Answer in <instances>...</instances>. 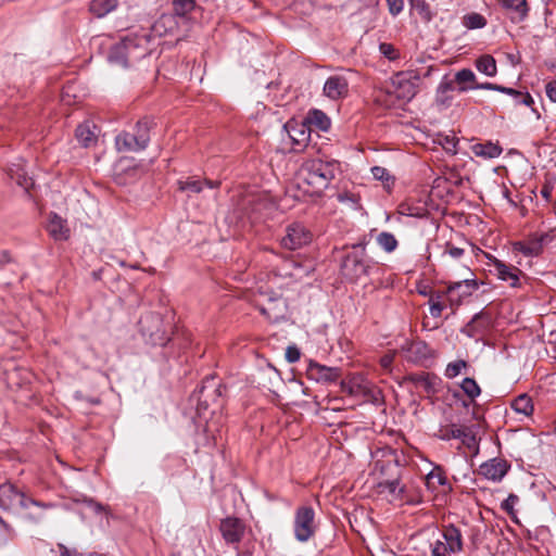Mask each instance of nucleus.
Returning <instances> with one entry per match:
<instances>
[{
	"mask_svg": "<svg viewBox=\"0 0 556 556\" xmlns=\"http://www.w3.org/2000/svg\"><path fill=\"white\" fill-rule=\"evenodd\" d=\"M337 200L340 203L349 204L352 208H355V210L361 206L359 205V200H361L359 195L356 193L350 192V191L339 192L337 194Z\"/></svg>",
	"mask_w": 556,
	"mask_h": 556,
	"instance_id": "nucleus-42",
	"label": "nucleus"
},
{
	"mask_svg": "<svg viewBox=\"0 0 556 556\" xmlns=\"http://www.w3.org/2000/svg\"><path fill=\"white\" fill-rule=\"evenodd\" d=\"M500 86H501V85L493 84V83H481V84H476V85H473V86H472V88H475V89H484V90L498 91Z\"/></svg>",
	"mask_w": 556,
	"mask_h": 556,
	"instance_id": "nucleus-58",
	"label": "nucleus"
},
{
	"mask_svg": "<svg viewBox=\"0 0 556 556\" xmlns=\"http://www.w3.org/2000/svg\"><path fill=\"white\" fill-rule=\"evenodd\" d=\"M456 90V86L447 75H444L435 90V103L440 108H448L452 103V92Z\"/></svg>",
	"mask_w": 556,
	"mask_h": 556,
	"instance_id": "nucleus-20",
	"label": "nucleus"
},
{
	"mask_svg": "<svg viewBox=\"0 0 556 556\" xmlns=\"http://www.w3.org/2000/svg\"><path fill=\"white\" fill-rule=\"evenodd\" d=\"M509 469L508 463L503 458H492L479 467V475L488 480L498 482L501 481Z\"/></svg>",
	"mask_w": 556,
	"mask_h": 556,
	"instance_id": "nucleus-15",
	"label": "nucleus"
},
{
	"mask_svg": "<svg viewBox=\"0 0 556 556\" xmlns=\"http://www.w3.org/2000/svg\"><path fill=\"white\" fill-rule=\"evenodd\" d=\"M306 377L308 380L315 382H344V378L339 368L327 367L313 362L307 366Z\"/></svg>",
	"mask_w": 556,
	"mask_h": 556,
	"instance_id": "nucleus-11",
	"label": "nucleus"
},
{
	"mask_svg": "<svg viewBox=\"0 0 556 556\" xmlns=\"http://www.w3.org/2000/svg\"><path fill=\"white\" fill-rule=\"evenodd\" d=\"M378 485L381 489V492L389 493L394 500L401 498L404 492V486L401 485L399 476L383 479L378 483Z\"/></svg>",
	"mask_w": 556,
	"mask_h": 556,
	"instance_id": "nucleus-30",
	"label": "nucleus"
},
{
	"mask_svg": "<svg viewBox=\"0 0 556 556\" xmlns=\"http://www.w3.org/2000/svg\"><path fill=\"white\" fill-rule=\"evenodd\" d=\"M443 544L447 546L450 553H459L463 549V540L460 531L453 525L444 527L442 531Z\"/></svg>",
	"mask_w": 556,
	"mask_h": 556,
	"instance_id": "nucleus-24",
	"label": "nucleus"
},
{
	"mask_svg": "<svg viewBox=\"0 0 556 556\" xmlns=\"http://www.w3.org/2000/svg\"><path fill=\"white\" fill-rule=\"evenodd\" d=\"M219 529L224 540L229 544L239 543L245 532L244 523L235 517H227L223 519Z\"/></svg>",
	"mask_w": 556,
	"mask_h": 556,
	"instance_id": "nucleus-16",
	"label": "nucleus"
},
{
	"mask_svg": "<svg viewBox=\"0 0 556 556\" xmlns=\"http://www.w3.org/2000/svg\"><path fill=\"white\" fill-rule=\"evenodd\" d=\"M173 12L176 16L187 17L197 8L195 0H173Z\"/></svg>",
	"mask_w": 556,
	"mask_h": 556,
	"instance_id": "nucleus-35",
	"label": "nucleus"
},
{
	"mask_svg": "<svg viewBox=\"0 0 556 556\" xmlns=\"http://www.w3.org/2000/svg\"><path fill=\"white\" fill-rule=\"evenodd\" d=\"M257 308L268 320L278 323L286 316L287 303L280 295L269 296L266 303L257 304Z\"/></svg>",
	"mask_w": 556,
	"mask_h": 556,
	"instance_id": "nucleus-13",
	"label": "nucleus"
},
{
	"mask_svg": "<svg viewBox=\"0 0 556 556\" xmlns=\"http://www.w3.org/2000/svg\"><path fill=\"white\" fill-rule=\"evenodd\" d=\"M151 35L147 31L126 35L110 49L108 60L111 64L129 67L151 52Z\"/></svg>",
	"mask_w": 556,
	"mask_h": 556,
	"instance_id": "nucleus-2",
	"label": "nucleus"
},
{
	"mask_svg": "<svg viewBox=\"0 0 556 556\" xmlns=\"http://www.w3.org/2000/svg\"><path fill=\"white\" fill-rule=\"evenodd\" d=\"M47 231L56 241L67 240L70 237V229L66 222L55 213H51L47 224Z\"/></svg>",
	"mask_w": 556,
	"mask_h": 556,
	"instance_id": "nucleus-21",
	"label": "nucleus"
},
{
	"mask_svg": "<svg viewBox=\"0 0 556 556\" xmlns=\"http://www.w3.org/2000/svg\"><path fill=\"white\" fill-rule=\"evenodd\" d=\"M472 152L475 153V155L483 159H495L502 154L503 149L498 143H493L489 141L485 143L473 144Z\"/></svg>",
	"mask_w": 556,
	"mask_h": 556,
	"instance_id": "nucleus-28",
	"label": "nucleus"
},
{
	"mask_svg": "<svg viewBox=\"0 0 556 556\" xmlns=\"http://www.w3.org/2000/svg\"><path fill=\"white\" fill-rule=\"evenodd\" d=\"M409 380H410L409 382H418V383H421V382H430V381L428 380V378H425V377H419L418 379L410 378Z\"/></svg>",
	"mask_w": 556,
	"mask_h": 556,
	"instance_id": "nucleus-64",
	"label": "nucleus"
},
{
	"mask_svg": "<svg viewBox=\"0 0 556 556\" xmlns=\"http://www.w3.org/2000/svg\"><path fill=\"white\" fill-rule=\"evenodd\" d=\"M339 166L337 161L307 160L296 173V185L304 193L319 197L336 178Z\"/></svg>",
	"mask_w": 556,
	"mask_h": 556,
	"instance_id": "nucleus-1",
	"label": "nucleus"
},
{
	"mask_svg": "<svg viewBox=\"0 0 556 556\" xmlns=\"http://www.w3.org/2000/svg\"><path fill=\"white\" fill-rule=\"evenodd\" d=\"M516 249L526 256H538L542 251V244L540 242H530L516 244Z\"/></svg>",
	"mask_w": 556,
	"mask_h": 556,
	"instance_id": "nucleus-41",
	"label": "nucleus"
},
{
	"mask_svg": "<svg viewBox=\"0 0 556 556\" xmlns=\"http://www.w3.org/2000/svg\"><path fill=\"white\" fill-rule=\"evenodd\" d=\"M519 94L521 97H513L516 104H523L527 106H531L534 103L532 96L528 91L523 92V91L519 90Z\"/></svg>",
	"mask_w": 556,
	"mask_h": 556,
	"instance_id": "nucleus-53",
	"label": "nucleus"
},
{
	"mask_svg": "<svg viewBox=\"0 0 556 556\" xmlns=\"http://www.w3.org/2000/svg\"><path fill=\"white\" fill-rule=\"evenodd\" d=\"M519 503V497L516 494H509L506 500L501 504V508L508 515H515V506Z\"/></svg>",
	"mask_w": 556,
	"mask_h": 556,
	"instance_id": "nucleus-44",
	"label": "nucleus"
},
{
	"mask_svg": "<svg viewBox=\"0 0 556 556\" xmlns=\"http://www.w3.org/2000/svg\"><path fill=\"white\" fill-rule=\"evenodd\" d=\"M419 80V74L415 71L397 72L391 78L388 93L394 96L402 103H407L416 96Z\"/></svg>",
	"mask_w": 556,
	"mask_h": 556,
	"instance_id": "nucleus-7",
	"label": "nucleus"
},
{
	"mask_svg": "<svg viewBox=\"0 0 556 556\" xmlns=\"http://www.w3.org/2000/svg\"><path fill=\"white\" fill-rule=\"evenodd\" d=\"M301 352L295 345H290L286 350V358L289 363H295L300 359Z\"/></svg>",
	"mask_w": 556,
	"mask_h": 556,
	"instance_id": "nucleus-54",
	"label": "nucleus"
},
{
	"mask_svg": "<svg viewBox=\"0 0 556 556\" xmlns=\"http://www.w3.org/2000/svg\"><path fill=\"white\" fill-rule=\"evenodd\" d=\"M203 3L202 10H207L210 12H214L220 8L227 5L226 0H200Z\"/></svg>",
	"mask_w": 556,
	"mask_h": 556,
	"instance_id": "nucleus-49",
	"label": "nucleus"
},
{
	"mask_svg": "<svg viewBox=\"0 0 556 556\" xmlns=\"http://www.w3.org/2000/svg\"><path fill=\"white\" fill-rule=\"evenodd\" d=\"M511 407L515 412L526 416L531 415L533 412L532 400L527 394H520L516 397L511 403Z\"/></svg>",
	"mask_w": 556,
	"mask_h": 556,
	"instance_id": "nucleus-36",
	"label": "nucleus"
},
{
	"mask_svg": "<svg viewBox=\"0 0 556 556\" xmlns=\"http://www.w3.org/2000/svg\"><path fill=\"white\" fill-rule=\"evenodd\" d=\"M286 128L288 129V134L292 141L293 149H303L309 140V128L305 125V123L298 126H292L290 128L289 124H287Z\"/></svg>",
	"mask_w": 556,
	"mask_h": 556,
	"instance_id": "nucleus-26",
	"label": "nucleus"
},
{
	"mask_svg": "<svg viewBox=\"0 0 556 556\" xmlns=\"http://www.w3.org/2000/svg\"><path fill=\"white\" fill-rule=\"evenodd\" d=\"M447 299L446 288L444 290H431L429 291L428 303H443V299Z\"/></svg>",
	"mask_w": 556,
	"mask_h": 556,
	"instance_id": "nucleus-51",
	"label": "nucleus"
},
{
	"mask_svg": "<svg viewBox=\"0 0 556 556\" xmlns=\"http://www.w3.org/2000/svg\"><path fill=\"white\" fill-rule=\"evenodd\" d=\"M389 13L395 17L404 9V0H386Z\"/></svg>",
	"mask_w": 556,
	"mask_h": 556,
	"instance_id": "nucleus-48",
	"label": "nucleus"
},
{
	"mask_svg": "<svg viewBox=\"0 0 556 556\" xmlns=\"http://www.w3.org/2000/svg\"><path fill=\"white\" fill-rule=\"evenodd\" d=\"M0 506L14 513L23 511L28 519L38 522L43 518L45 510L53 505L28 497L11 483H3L0 485Z\"/></svg>",
	"mask_w": 556,
	"mask_h": 556,
	"instance_id": "nucleus-3",
	"label": "nucleus"
},
{
	"mask_svg": "<svg viewBox=\"0 0 556 556\" xmlns=\"http://www.w3.org/2000/svg\"><path fill=\"white\" fill-rule=\"evenodd\" d=\"M498 5L506 12L511 23L525 22L530 12L527 0H497Z\"/></svg>",
	"mask_w": 556,
	"mask_h": 556,
	"instance_id": "nucleus-14",
	"label": "nucleus"
},
{
	"mask_svg": "<svg viewBox=\"0 0 556 556\" xmlns=\"http://www.w3.org/2000/svg\"><path fill=\"white\" fill-rule=\"evenodd\" d=\"M454 84L458 85L457 90L465 92L473 89L472 86L476 83V75L470 68H463L455 74V78L452 79Z\"/></svg>",
	"mask_w": 556,
	"mask_h": 556,
	"instance_id": "nucleus-29",
	"label": "nucleus"
},
{
	"mask_svg": "<svg viewBox=\"0 0 556 556\" xmlns=\"http://www.w3.org/2000/svg\"><path fill=\"white\" fill-rule=\"evenodd\" d=\"M464 255H465V250L464 249L454 247L451 243H446L445 250H444V252L442 254V257L444 258L446 256H450V257H452L454 260H459Z\"/></svg>",
	"mask_w": 556,
	"mask_h": 556,
	"instance_id": "nucleus-46",
	"label": "nucleus"
},
{
	"mask_svg": "<svg viewBox=\"0 0 556 556\" xmlns=\"http://www.w3.org/2000/svg\"><path fill=\"white\" fill-rule=\"evenodd\" d=\"M483 321L481 325L482 328L486 327L490 323V316L488 313L481 311L473 315L471 320L466 325L465 331L472 337L475 332L477 331L478 327L480 326V323Z\"/></svg>",
	"mask_w": 556,
	"mask_h": 556,
	"instance_id": "nucleus-39",
	"label": "nucleus"
},
{
	"mask_svg": "<svg viewBox=\"0 0 556 556\" xmlns=\"http://www.w3.org/2000/svg\"><path fill=\"white\" fill-rule=\"evenodd\" d=\"M304 123L309 129L313 127L320 131H328L331 127L330 117L318 109L309 110L304 118Z\"/></svg>",
	"mask_w": 556,
	"mask_h": 556,
	"instance_id": "nucleus-23",
	"label": "nucleus"
},
{
	"mask_svg": "<svg viewBox=\"0 0 556 556\" xmlns=\"http://www.w3.org/2000/svg\"><path fill=\"white\" fill-rule=\"evenodd\" d=\"M371 173L375 179L389 182L392 180V176L390 175L389 170L382 166H374L371 168Z\"/></svg>",
	"mask_w": 556,
	"mask_h": 556,
	"instance_id": "nucleus-47",
	"label": "nucleus"
},
{
	"mask_svg": "<svg viewBox=\"0 0 556 556\" xmlns=\"http://www.w3.org/2000/svg\"><path fill=\"white\" fill-rule=\"evenodd\" d=\"M450 549L443 544V541L437 540L431 547V556H447Z\"/></svg>",
	"mask_w": 556,
	"mask_h": 556,
	"instance_id": "nucleus-50",
	"label": "nucleus"
},
{
	"mask_svg": "<svg viewBox=\"0 0 556 556\" xmlns=\"http://www.w3.org/2000/svg\"><path fill=\"white\" fill-rule=\"evenodd\" d=\"M488 258L489 271L496 276L497 279L507 282L511 288L520 287V277L523 276L522 271L510 264L496 258L491 254L485 255Z\"/></svg>",
	"mask_w": 556,
	"mask_h": 556,
	"instance_id": "nucleus-9",
	"label": "nucleus"
},
{
	"mask_svg": "<svg viewBox=\"0 0 556 556\" xmlns=\"http://www.w3.org/2000/svg\"><path fill=\"white\" fill-rule=\"evenodd\" d=\"M313 239L312 232L301 223H292L286 227V233L280 243L285 249L294 251L308 244Z\"/></svg>",
	"mask_w": 556,
	"mask_h": 556,
	"instance_id": "nucleus-10",
	"label": "nucleus"
},
{
	"mask_svg": "<svg viewBox=\"0 0 556 556\" xmlns=\"http://www.w3.org/2000/svg\"><path fill=\"white\" fill-rule=\"evenodd\" d=\"M393 359H394V355L391 354V353H388V354H384L381 358H380V365L383 369L388 370L391 366V364L393 363Z\"/></svg>",
	"mask_w": 556,
	"mask_h": 556,
	"instance_id": "nucleus-59",
	"label": "nucleus"
},
{
	"mask_svg": "<svg viewBox=\"0 0 556 556\" xmlns=\"http://www.w3.org/2000/svg\"><path fill=\"white\" fill-rule=\"evenodd\" d=\"M380 53L390 61H394L399 58L397 50L391 43L382 42L379 45Z\"/></svg>",
	"mask_w": 556,
	"mask_h": 556,
	"instance_id": "nucleus-45",
	"label": "nucleus"
},
{
	"mask_svg": "<svg viewBox=\"0 0 556 556\" xmlns=\"http://www.w3.org/2000/svg\"><path fill=\"white\" fill-rule=\"evenodd\" d=\"M370 264L366 257V244H353L352 251L346 253L341 262L342 276L351 281L356 282L359 278L369 274Z\"/></svg>",
	"mask_w": 556,
	"mask_h": 556,
	"instance_id": "nucleus-5",
	"label": "nucleus"
},
{
	"mask_svg": "<svg viewBox=\"0 0 556 556\" xmlns=\"http://www.w3.org/2000/svg\"><path fill=\"white\" fill-rule=\"evenodd\" d=\"M13 258L8 250L0 251V267L4 268L5 265L11 264Z\"/></svg>",
	"mask_w": 556,
	"mask_h": 556,
	"instance_id": "nucleus-57",
	"label": "nucleus"
},
{
	"mask_svg": "<svg viewBox=\"0 0 556 556\" xmlns=\"http://www.w3.org/2000/svg\"><path fill=\"white\" fill-rule=\"evenodd\" d=\"M152 121L142 118L137 122L134 132H122L116 136L115 144L118 151L138 152L144 150L150 142Z\"/></svg>",
	"mask_w": 556,
	"mask_h": 556,
	"instance_id": "nucleus-6",
	"label": "nucleus"
},
{
	"mask_svg": "<svg viewBox=\"0 0 556 556\" xmlns=\"http://www.w3.org/2000/svg\"><path fill=\"white\" fill-rule=\"evenodd\" d=\"M545 92H546L547 98L552 102L556 103V79L551 80L549 83L546 84Z\"/></svg>",
	"mask_w": 556,
	"mask_h": 556,
	"instance_id": "nucleus-56",
	"label": "nucleus"
},
{
	"mask_svg": "<svg viewBox=\"0 0 556 556\" xmlns=\"http://www.w3.org/2000/svg\"><path fill=\"white\" fill-rule=\"evenodd\" d=\"M383 459H376L374 464V472L379 478L389 479L394 476H399V463L392 451H388L383 454Z\"/></svg>",
	"mask_w": 556,
	"mask_h": 556,
	"instance_id": "nucleus-18",
	"label": "nucleus"
},
{
	"mask_svg": "<svg viewBox=\"0 0 556 556\" xmlns=\"http://www.w3.org/2000/svg\"><path fill=\"white\" fill-rule=\"evenodd\" d=\"M458 386L471 400H473L481 393L479 384H458Z\"/></svg>",
	"mask_w": 556,
	"mask_h": 556,
	"instance_id": "nucleus-52",
	"label": "nucleus"
},
{
	"mask_svg": "<svg viewBox=\"0 0 556 556\" xmlns=\"http://www.w3.org/2000/svg\"><path fill=\"white\" fill-rule=\"evenodd\" d=\"M498 92L508 94L510 97H521L519 94V90L510 88V87H505V86H502V85L500 86Z\"/></svg>",
	"mask_w": 556,
	"mask_h": 556,
	"instance_id": "nucleus-60",
	"label": "nucleus"
},
{
	"mask_svg": "<svg viewBox=\"0 0 556 556\" xmlns=\"http://www.w3.org/2000/svg\"><path fill=\"white\" fill-rule=\"evenodd\" d=\"M118 0H90L89 12L97 18H102L116 10Z\"/></svg>",
	"mask_w": 556,
	"mask_h": 556,
	"instance_id": "nucleus-27",
	"label": "nucleus"
},
{
	"mask_svg": "<svg viewBox=\"0 0 556 556\" xmlns=\"http://www.w3.org/2000/svg\"><path fill=\"white\" fill-rule=\"evenodd\" d=\"M442 440L462 439L463 443L470 445L471 441H475V437L467 433V429L452 426L451 428L441 430L439 435Z\"/></svg>",
	"mask_w": 556,
	"mask_h": 556,
	"instance_id": "nucleus-31",
	"label": "nucleus"
},
{
	"mask_svg": "<svg viewBox=\"0 0 556 556\" xmlns=\"http://www.w3.org/2000/svg\"><path fill=\"white\" fill-rule=\"evenodd\" d=\"M462 23L467 29H480L485 27L486 18L477 12H471L463 16Z\"/></svg>",
	"mask_w": 556,
	"mask_h": 556,
	"instance_id": "nucleus-37",
	"label": "nucleus"
},
{
	"mask_svg": "<svg viewBox=\"0 0 556 556\" xmlns=\"http://www.w3.org/2000/svg\"><path fill=\"white\" fill-rule=\"evenodd\" d=\"M405 357L413 363H420L432 357V349L427 342L417 340L406 342L402 346Z\"/></svg>",
	"mask_w": 556,
	"mask_h": 556,
	"instance_id": "nucleus-17",
	"label": "nucleus"
},
{
	"mask_svg": "<svg viewBox=\"0 0 556 556\" xmlns=\"http://www.w3.org/2000/svg\"><path fill=\"white\" fill-rule=\"evenodd\" d=\"M94 128L89 123L80 124L75 131V136L78 142L84 147H90L92 143L97 141L96 134L93 131Z\"/></svg>",
	"mask_w": 556,
	"mask_h": 556,
	"instance_id": "nucleus-32",
	"label": "nucleus"
},
{
	"mask_svg": "<svg viewBox=\"0 0 556 556\" xmlns=\"http://www.w3.org/2000/svg\"><path fill=\"white\" fill-rule=\"evenodd\" d=\"M323 94L332 101L346 98L349 94L348 78L341 74L329 76L324 84Z\"/></svg>",
	"mask_w": 556,
	"mask_h": 556,
	"instance_id": "nucleus-12",
	"label": "nucleus"
},
{
	"mask_svg": "<svg viewBox=\"0 0 556 556\" xmlns=\"http://www.w3.org/2000/svg\"><path fill=\"white\" fill-rule=\"evenodd\" d=\"M463 271L459 276H464V279L448 282L446 286L447 306L453 311L458 308L466 299L471 296L483 285V281L478 280L468 266L464 265Z\"/></svg>",
	"mask_w": 556,
	"mask_h": 556,
	"instance_id": "nucleus-4",
	"label": "nucleus"
},
{
	"mask_svg": "<svg viewBox=\"0 0 556 556\" xmlns=\"http://www.w3.org/2000/svg\"><path fill=\"white\" fill-rule=\"evenodd\" d=\"M378 245L387 253H392L396 250L399 242L395 236L388 231H382L377 236Z\"/></svg>",
	"mask_w": 556,
	"mask_h": 556,
	"instance_id": "nucleus-38",
	"label": "nucleus"
},
{
	"mask_svg": "<svg viewBox=\"0 0 556 556\" xmlns=\"http://www.w3.org/2000/svg\"><path fill=\"white\" fill-rule=\"evenodd\" d=\"M409 5L424 22L429 23L433 18V12L426 0H409Z\"/></svg>",
	"mask_w": 556,
	"mask_h": 556,
	"instance_id": "nucleus-34",
	"label": "nucleus"
},
{
	"mask_svg": "<svg viewBox=\"0 0 556 556\" xmlns=\"http://www.w3.org/2000/svg\"><path fill=\"white\" fill-rule=\"evenodd\" d=\"M476 68L489 77H494L497 73L496 61L490 54L479 56L476 60Z\"/></svg>",
	"mask_w": 556,
	"mask_h": 556,
	"instance_id": "nucleus-33",
	"label": "nucleus"
},
{
	"mask_svg": "<svg viewBox=\"0 0 556 556\" xmlns=\"http://www.w3.org/2000/svg\"><path fill=\"white\" fill-rule=\"evenodd\" d=\"M316 531L315 511L309 506H301L295 510L293 532L296 541L301 543L312 539Z\"/></svg>",
	"mask_w": 556,
	"mask_h": 556,
	"instance_id": "nucleus-8",
	"label": "nucleus"
},
{
	"mask_svg": "<svg viewBox=\"0 0 556 556\" xmlns=\"http://www.w3.org/2000/svg\"><path fill=\"white\" fill-rule=\"evenodd\" d=\"M174 23V17L172 15H163L155 24V28L157 29L161 25H167Z\"/></svg>",
	"mask_w": 556,
	"mask_h": 556,
	"instance_id": "nucleus-61",
	"label": "nucleus"
},
{
	"mask_svg": "<svg viewBox=\"0 0 556 556\" xmlns=\"http://www.w3.org/2000/svg\"><path fill=\"white\" fill-rule=\"evenodd\" d=\"M440 144L447 153L453 155L457 153L458 139L455 136H444Z\"/></svg>",
	"mask_w": 556,
	"mask_h": 556,
	"instance_id": "nucleus-43",
	"label": "nucleus"
},
{
	"mask_svg": "<svg viewBox=\"0 0 556 556\" xmlns=\"http://www.w3.org/2000/svg\"><path fill=\"white\" fill-rule=\"evenodd\" d=\"M8 174L26 192L34 187V179L28 176L24 165L21 163L12 164L8 169Z\"/></svg>",
	"mask_w": 556,
	"mask_h": 556,
	"instance_id": "nucleus-25",
	"label": "nucleus"
},
{
	"mask_svg": "<svg viewBox=\"0 0 556 556\" xmlns=\"http://www.w3.org/2000/svg\"><path fill=\"white\" fill-rule=\"evenodd\" d=\"M462 375L464 376L462 382H477L473 376V369L466 361L456 359L446 365L444 376L447 379H454Z\"/></svg>",
	"mask_w": 556,
	"mask_h": 556,
	"instance_id": "nucleus-19",
	"label": "nucleus"
},
{
	"mask_svg": "<svg viewBox=\"0 0 556 556\" xmlns=\"http://www.w3.org/2000/svg\"><path fill=\"white\" fill-rule=\"evenodd\" d=\"M430 315L434 318H439L442 315V312L446 307L444 303H429Z\"/></svg>",
	"mask_w": 556,
	"mask_h": 556,
	"instance_id": "nucleus-55",
	"label": "nucleus"
},
{
	"mask_svg": "<svg viewBox=\"0 0 556 556\" xmlns=\"http://www.w3.org/2000/svg\"><path fill=\"white\" fill-rule=\"evenodd\" d=\"M344 391H348L350 393H353L354 391L361 390L362 384H341Z\"/></svg>",
	"mask_w": 556,
	"mask_h": 556,
	"instance_id": "nucleus-63",
	"label": "nucleus"
},
{
	"mask_svg": "<svg viewBox=\"0 0 556 556\" xmlns=\"http://www.w3.org/2000/svg\"><path fill=\"white\" fill-rule=\"evenodd\" d=\"M177 185L180 191L200 193L203 190L204 186H206L210 189H216L219 187L220 182L211 179L201 180L188 177L186 179H179L177 181Z\"/></svg>",
	"mask_w": 556,
	"mask_h": 556,
	"instance_id": "nucleus-22",
	"label": "nucleus"
},
{
	"mask_svg": "<svg viewBox=\"0 0 556 556\" xmlns=\"http://www.w3.org/2000/svg\"><path fill=\"white\" fill-rule=\"evenodd\" d=\"M552 191L553 188L548 185H544L541 189V195L546 200L549 201L552 198Z\"/></svg>",
	"mask_w": 556,
	"mask_h": 556,
	"instance_id": "nucleus-62",
	"label": "nucleus"
},
{
	"mask_svg": "<svg viewBox=\"0 0 556 556\" xmlns=\"http://www.w3.org/2000/svg\"><path fill=\"white\" fill-rule=\"evenodd\" d=\"M426 483L428 488L435 489L437 485H445L447 483L443 469L439 466L434 467L427 476Z\"/></svg>",
	"mask_w": 556,
	"mask_h": 556,
	"instance_id": "nucleus-40",
	"label": "nucleus"
}]
</instances>
